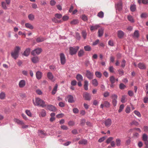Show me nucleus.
<instances>
[{
    "label": "nucleus",
    "mask_w": 148,
    "mask_h": 148,
    "mask_svg": "<svg viewBox=\"0 0 148 148\" xmlns=\"http://www.w3.org/2000/svg\"><path fill=\"white\" fill-rule=\"evenodd\" d=\"M20 50L21 48L19 47H16L14 50L11 53V55L12 58L16 60L18 57L19 53Z\"/></svg>",
    "instance_id": "1"
},
{
    "label": "nucleus",
    "mask_w": 148,
    "mask_h": 148,
    "mask_svg": "<svg viewBox=\"0 0 148 148\" xmlns=\"http://www.w3.org/2000/svg\"><path fill=\"white\" fill-rule=\"evenodd\" d=\"M35 101L36 103L34 102V100H33V103L35 106H39L43 108L45 107L46 106L45 102L39 98H36Z\"/></svg>",
    "instance_id": "2"
},
{
    "label": "nucleus",
    "mask_w": 148,
    "mask_h": 148,
    "mask_svg": "<svg viewBox=\"0 0 148 148\" xmlns=\"http://www.w3.org/2000/svg\"><path fill=\"white\" fill-rule=\"evenodd\" d=\"M79 48V47L77 46L75 47V48L72 47H70L69 49L70 54L71 55L76 54Z\"/></svg>",
    "instance_id": "3"
},
{
    "label": "nucleus",
    "mask_w": 148,
    "mask_h": 148,
    "mask_svg": "<svg viewBox=\"0 0 148 148\" xmlns=\"http://www.w3.org/2000/svg\"><path fill=\"white\" fill-rule=\"evenodd\" d=\"M42 51V49L41 48H38L33 51L31 52V54L33 56H35L36 54L39 55Z\"/></svg>",
    "instance_id": "4"
},
{
    "label": "nucleus",
    "mask_w": 148,
    "mask_h": 148,
    "mask_svg": "<svg viewBox=\"0 0 148 148\" xmlns=\"http://www.w3.org/2000/svg\"><path fill=\"white\" fill-rule=\"evenodd\" d=\"M110 106V103L107 101H103V103H101L100 105V108H103L104 107L106 108H109Z\"/></svg>",
    "instance_id": "5"
},
{
    "label": "nucleus",
    "mask_w": 148,
    "mask_h": 148,
    "mask_svg": "<svg viewBox=\"0 0 148 148\" xmlns=\"http://www.w3.org/2000/svg\"><path fill=\"white\" fill-rule=\"evenodd\" d=\"M60 62L61 64H64L66 62V60L65 56L63 53H60Z\"/></svg>",
    "instance_id": "6"
},
{
    "label": "nucleus",
    "mask_w": 148,
    "mask_h": 148,
    "mask_svg": "<svg viewBox=\"0 0 148 148\" xmlns=\"http://www.w3.org/2000/svg\"><path fill=\"white\" fill-rule=\"evenodd\" d=\"M104 124L106 127H110L112 124V120L110 119H108L104 122Z\"/></svg>",
    "instance_id": "7"
},
{
    "label": "nucleus",
    "mask_w": 148,
    "mask_h": 148,
    "mask_svg": "<svg viewBox=\"0 0 148 148\" xmlns=\"http://www.w3.org/2000/svg\"><path fill=\"white\" fill-rule=\"evenodd\" d=\"M93 73L89 70H87L86 72V76L89 79H92L93 77Z\"/></svg>",
    "instance_id": "8"
},
{
    "label": "nucleus",
    "mask_w": 148,
    "mask_h": 148,
    "mask_svg": "<svg viewBox=\"0 0 148 148\" xmlns=\"http://www.w3.org/2000/svg\"><path fill=\"white\" fill-rule=\"evenodd\" d=\"M47 109L51 111L54 112L56 110V108L54 106L51 105H46L45 106Z\"/></svg>",
    "instance_id": "9"
},
{
    "label": "nucleus",
    "mask_w": 148,
    "mask_h": 148,
    "mask_svg": "<svg viewBox=\"0 0 148 148\" xmlns=\"http://www.w3.org/2000/svg\"><path fill=\"white\" fill-rule=\"evenodd\" d=\"M115 7L116 9H122L123 8L122 3L120 0L115 4Z\"/></svg>",
    "instance_id": "10"
},
{
    "label": "nucleus",
    "mask_w": 148,
    "mask_h": 148,
    "mask_svg": "<svg viewBox=\"0 0 148 148\" xmlns=\"http://www.w3.org/2000/svg\"><path fill=\"white\" fill-rule=\"evenodd\" d=\"M83 97L85 100L89 101L91 99V96L90 94L87 92H84L83 95Z\"/></svg>",
    "instance_id": "11"
},
{
    "label": "nucleus",
    "mask_w": 148,
    "mask_h": 148,
    "mask_svg": "<svg viewBox=\"0 0 148 148\" xmlns=\"http://www.w3.org/2000/svg\"><path fill=\"white\" fill-rule=\"evenodd\" d=\"M26 85V82L24 79L21 80L19 82L18 86L20 88H23Z\"/></svg>",
    "instance_id": "12"
},
{
    "label": "nucleus",
    "mask_w": 148,
    "mask_h": 148,
    "mask_svg": "<svg viewBox=\"0 0 148 148\" xmlns=\"http://www.w3.org/2000/svg\"><path fill=\"white\" fill-rule=\"evenodd\" d=\"M117 36L119 38H122L124 35V32L121 30H119L117 31Z\"/></svg>",
    "instance_id": "13"
},
{
    "label": "nucleus",
    "mask_w": 148,
    "mask_h": 148,
    "mask_svg": "<svg viewBox=\"0 0 148 148\" xmlns=\"http://www.w3.org/2000/svg\"><path fill=\"white\" fill-rule=\"evenodd\" d=\"M138 67L141 69H145L146 67L145 64L143 63H139L138 64Z\"/></svg>",
    "instance_id": "14"
},
{
    "label": "nucleus",
    "mask_w": 148,
    "mask_h": 148,
    "mask_svg": "<svg viewBox=\"0 0 148 148\" xmlns=\"http://www.w3.org/2000/svg\"><path fill=\"white\" fill-rule=\"evenodd\" d=\"M42 73L40 71H38L36 73V76L37 78L38 79H40L42 77Z\"/></svg>",
    "instance_id": "15"
},
{
    "label": "nucleus",
    "mask_w": 148,
    "mask_h": 148,
    "mask_svg": "<svg viewBox=\"0 0 148 148\" xmlns=\"http://www.w3.org/2000/svg\"><path fill=\"white\" fill-rule=\"evenodd\" d=\"M67 98L68 99V101L69 102L72 103L74 102L73 97V96L69 95L67 96Z\"/></svg>",
    "instance_id": "16"
},
{
    "label": "nucleus",
    "mask_w": 148,
    "mask_h": 148,
    "mask_svg": "<svg viewBox=\"0 0 148 148\" xmlns=\"http://www.w3.org/2000/svg\"><path fill=\"white\" fill-rule=\"evenodd\" d=\"M31 60L33 63H35L38 62L39 59L38 57L35 56L32 57L31 58Z\"/></svg>",
    "instance_id": "17"
},
{
    "label": "nucleus",
    "mask_w": 148,
    "mask_h": 148,
    "mask_svg": "<svg viewBox=\"0 0 148 148\" xmlns=\"http://www.w3.org/2000/svg\"><path fill=\"white\" fill-rule=\"evenodd\" d=\"M47 77L49 79L51 80H52L54 77L52 73L50 72H48L47 73Z\"/></svg>",
    "instance_id": "18"
},
{
    "label": "nucleus",
    "mask_w": 148,
    "mask_h": 148,
    "mask_svg": "<svg viewBox=\"0 0 148 148\" xmlns=\"http://www.w3.org/2000/svg\"><path fill=\"white\" fill-rule=\"evenodd\" d=\"M100 26L99 25H97L94 26H90V29L91 31L96 30L98 28L100 27Z\"/></svg>",
    "instance_id": "19"
},
{
    "label": "nucleus",
    "mask_w": 148,
    "mask_h": 148,
    "mask_svg": "<svg viewBox=\"0 0 148 148\" xmlns=\"http://www.w3.org/2000/svg\"><path fill=\"white\" fill-rule=\"evenodd\" d=\"M87 140L86 139H82L79 140L78 142V143L79 144L86 145L87 144Z\"/></svg>",
    "instance_id": "20"
},
{
    "label": "nucleus",
    "mask_w": 148,
    "mask_h": 148,
    "mask_svg": "<svg viewBox=\"0 0 148 148\" xmlns=\"http://www.w3.org/2000/svg\"><path fill=\"white\" fill-rule=\"evenodd\" d=\"M14 121L18 124L21 125L24 124V122L21 120H19L18 119H14Z\"/></svg>",
    "instance_id": "21"
},
{
    "label": "nucleus",
    "mask_w": 148,
    "mask_h": 148,
    "mask_svg": "<svg viewBox=\"0 0 148 148\" xmlns=\"http://www.w3.org/2000/svg\"><path fill=\"white\" fill-rule=\"evenodd\" d=\"M25 26L27 28H29L30 29H32L34 27L32 25L29 23H27L25 24Z\"/></svg>",
    "instance_id": "22"
},
{
    "label": "nucleus",
    "mask_w": 148,
    "mask_h": 148,
    "mask_svg": "<svg viewBox=\"0 0 148 148\" xmlns=\"http://www.w3.org/2000/svg\"><path fill=\"white\" fill-rule=\"evenodd\" d=\"M30 51V49L29 48L27 49L24 51L23 55L26 56H28L29 54Z\"/></svg>",
    "instance_id": "23"
},
{
    "label": "nucleus",
    "mask_w": 148,
    "mask_h": 148,
    "mask_svg": "<svg viewBox=\"0 0 148 148\" xmlns=\"http://www.w3.org/2000/svg\"><path fill=\"white\" fill-rule=\"evenodd\" d=\"M92 84L95 86H97L98 84V81L95 79H93L92 80Z\"/></svg>",
    "instance_id": "24"
},
{
    "label": "nucleus",
    "mask_w": 148,
    "mask_h": 148,
    "mask_svg": "<svg viewBox=\"0 0 148 148\" xmlns=\"http://www.w3.org/2000/svg\"><path fill=\"white\" fill-rule=\"evenodd\" d=\"M76 78L78 81H82L83 80V77L80 74H77L76 76Z\"/></svg>",
    "instance_id": "25"
},
{
    "label": "nucleus",
    "mask_w": 148,
    "mask_h": 148,
    "mask_svg": "<svg viewBox=\"0 0 148 148\" xmlns=\"http://www.w3.org/2000/svg\"><path fill=\"white\" fill-rule=\"evenodd\" d=\"M128 20L131 23H134V19L132 16L130 15H128L127 17Z\"/></svg>",
    "instance_id": "26"
},
{
    "label": "nucleus",
    "mask_w": 148,
    "mask_h": 148,
    "mask_svg": "<svg viewBox=\"0 0 148 148\" xmlns=\"http://www.w3.org/2000/svg\"><path fill=\"white\" fill-rule=\"evenodd\" d=\"M116 145L117 146H120L121 145V140L119 138L116 140Z\"/></svg>",
    "instance_id": "27"
},
{
    "label": "nucleus",
    "mask_w": 148,
    "mask_h": 148,
    "mask_svg": "<svg viewBox=\"0 0 148 148\" xmlns=\"http://www.w3.org/2000/svg\"><path fill=\"white\" fill-rule=\"evenodd\" d=\"M103 30L102 28H101L99 30L98 33L99 37H101L103 35Z\"/></svg>",
    "instance_id": "28"
},
{
    "label": "nucleus",
    "mask_w": 148,
    "mask_h": 148,
    "mask_svg": "<svg viewBox=\"0 0 148 148\" xmlns=\"http://www.w3.org/2000/svg\"><path fill=\"white\" fill-rule=\"evenodd\" d=\"M57 88L58 85L57 84H56L52 91L51 93L52 95H54L56 94V91H57Z\"/></svg>",
    "instance_id": "29"
},
{
    "label": "nucleus",
    "mask_w": 148,
    "mask_h": 148,
    "mask_svg": "<svg viewBox=\"0 0 148 148\" xmlns=\"http://www.w3.org/2000/svg\"><path fill=\"white\" fill-rule=\"evenodd\" d=\"M96 76L98 78H101L102 77V73L100 72L97 71L95 73Z\"/></svg>",
    "instance_id": "30"
},
{
    "label": "nucleus",
    "mask_w": 148,
    "mask_h": 148,
    "mask_svg": "<svg viewBox=\"0 0 148 148\" xmlns=\"http://www.w3.org/2000/svg\"><path fill=\"white\" fill-rule=\"evenodd\" d=\"M45 40V38L42 37H40L36 39V41L38 42H42Z\"/></svg>",
    "instance_id": "31"
},
{
    "label": "nucleus",
    "mask_w": 148,
    "mask_h": 148,
    "mask_svg": "<svg viewBox=\"0 0 148 148\" xmlns=\"http://www.w3.org/2000/svg\"><path fill=\"white\" fill-rule=\"evenodd\" d=\"M84 52L83 49H81L79 51L78 53V56L79 57H81L84 55Z\"/></svg>",
    "instance_id": "32"
},
{
    "label": "nucleus",
    "mask_w": 148,
    "mask_h": 148,
    "mask_svg": "<svg viewBox=\"0 0 148 148\" xmlns=\"http://www.w3.org/2000/svg\"><path fill=\"white\" fill-rule=\"evenodd\" d=\"M88 82L86 80H85L84 81V88L85 90H88Z\"/></svg>",
    "instance_id": "33"
},
{
    "label": "nucleus",
    "mask_w": 148,
    "mask_h": 148,
    "mask_svg": "<svg viewBox=\"0 0 148 148\" xmlns=\"http://www.w3.org/2000/svg\"><path fill=\"white\" fill-rule=\"evenodd\" d=\"M126 63V62L125 60H123L121 62V66L123 68H124L125 66Z\"/></svg>",
    "instance_id": "34"
},
{
    "label": "nucleus",
    "mask_w": 148,
    "mask_h": 148,
    "mask_svg": "<svg viewBox=\"0 0 148 148\" xmlns=\"http://www.w3.org/2000/svg\"><path fill=\"white\" fill-rule=\"evenodd\" d=\"M110 80L111 84H113L115 82V79L113 76H112L110 77Z\"/></svg>",
    "instance_id": "35"
},
{
    "label": "nucleus",
    "mask_w": 148,
    "mask_h": 148,
    "mask_svg": "<svg viewBox=\"0 0 148 148\" xmlns=\"http://www.w3.org/2000/svg\"><path fill=\"white\" fill-rule=\"evenodd\" d=\"M41 116L42 117H45L46 115V112L44 109H42L40 114Z\"/></svg>",
    "instance_id": "36"
},
{
    "label": "nucleus",
    "mask_w": 148,
    "mask_h": 148,
    "mask_svg": "<svg viewBox=\"0 0 148 148\" xmlns=\"http://www.w3.org/2000/svg\"><path fill=\"white\" fill-rule=\"evenodd\" d=\"M139 32L138 30H136L134 33V36L136 38H138L139 37Z\"/></svg>",
    "instance_id": "37"
},
{
    "label": "nucleus",
    "mask_w": 148,
    "mask_h": 148,
    "mask_svg": "<svg viewBox=\"0 0 148 148\" xmlns=\"http://www.w3.org/2000/svg\"><path fill=\"white\" fill-rule=\"evenodd\" d=\"M112 100H117V96L115 94H112L111 95V97Z\"/></svg>",
    "instance_id": "38"
},
{
    "label": "nucleus",
    "mask_w": 148,
    "mask_h": 148,
    "mask_svg": "<svg viewBox=\"0 0 148 148\" xmlns=\"http://www.w3.org/2000/svg\"><path fill=\"white\" fill-rule=\"evenodd\" d=\"M5 96V93L2 92L0 94V99H4Z\"/></svg>",
    "instance_id": "39"
},
{
    "label": "nucleus",
    "mask_w": 148,
    "mask_h": 148,
    "mask_svg": "<svg viewBox=\"0 0 148 148\" xmlns=\"http://www.w3.org/2000/svg\"><path fill=\"white\" fill-rule=\"evenodd\" d=\"M79 23V21L77 20H73L71 22V24L72 25H75Z\"/></svg>",
    "instance_id": "40"
},
{
    "label": "nucleus",
    "mask_w": 148,
    "mask_h": 148,
    "mask_svg": "<svg viewBox=\"0 0 148 148\" xmlns=\"http://www.w3.org/2000/svg\"><path fill=\"white\" fill-rule=\"evenodd\" d=\"M142 139L143 141L148 140V136L146 134H144L143 135Z\"/></svg>",
    "instance_id": "41"
},
{
    "label": "nucleus",
    "mask_w": 148,
    "mask_h": 148,
    "mask_svg": "<svg viewBox=\"0 0 148 148\" xmlns=\"http://www.w3.org/2000/svg\"><path fill=\"white\" fill-rule=\"evenodd\" d=\"M84 49L86 51H90L91 49L89 45H87L84 46Z\"/></svg>",
    "instance_id": "42"
},
{
    "label": "nucleus",
    "mask_w": 148,
    "mask_h": 148,
    "mask_svg": "<svg viewBox=\"0 0 148 148\" xmlns=\"http://www.w3.org/2000/svg\"><path fill=\"white\" fill-rule=\"evenodd\" d=\"M104 14L103 12L101 11L99 12L97 14V16L101 18H102L103 17Z\"/></svg>",
    "instance_id": "43"
},
{
    "label": "nucleus",
    "mask_w": 148,
    "mask_h": 148,
    "mask_svg": "<svg viewBox=\"0 0 148 148\" xmlns=\"http://www.w3.org/2000/svg\"><path fill=\"white\" fill-rule=\"evenodd\" d=\"M126 96L125 95H123L121 98V101L122 103H124L126 101L125 99L126 98Z\"/></svg>",
    "instance_id": "44"
},
{
    "label": "nucleus",
    "mask_w": 148,
    "mask_h": 148,
    "mask_svg": "<svg viewBox=\"0 0 148 148\" xmlns=\"http://www.w3.org/2000/svg\"><path fill=\"white\" fill-rule=\"evenodd\" d=\"M28 17L29 19V20L31 21L33 20L34 19V16L32 14H30L28 16Z\"/></svg>",
    "instance_id": "45"
},
{
    "label": "nucleus",
    "mask_w": 148,
    "mask_h": 148,
    "mask_svg": "<svg viewBox=\"0 0 148 148\" xmlns=\"http://www.w3.org/2000/svg\"><path fill=\"white\" fill-rule=\"evenodd\" d=\"M113 139V137H110L107 140L106 142L107 144H108L110 143Z\"/></svg>",
    "instance_id": "46"
},
{
    "label": "nucleus",
    "mask_w": 148,
    "mask_h": 148,
    "mask_svg": "<svg viewBox=\"0 0 148 148\" xmlns=\"http://www.w3.org/2000/svg\"><path fill=\"white\" fill-rule=\"evenodd\" d=\"M124 104H121V105L119 107V109L118 110V112H121L123 109L124 108Z\"/></svg>",
    "instance_id": "47"
},
{
    "label": "nucleus",
    "mask_w": 148,
    "mask_h": 148,
    "mask_svg": "<svg viewBox=\"0 0 148 148\" xmlns=\"http://www.w3.org/2000/svg\"><path fill=\"white\" fill-rule=\"evenodd\" d=\"M119 88L121 89H124L125 87V86L122 83H121L119 85Z\"/></svg>",
    "instance_id": "48"
},
{
    "label": "nucleus",
    "mask_w": 148,
    "mask_h": 148,
    "mask_svg": "<svg viewBox=\"0 0 148 148\" xmlns=\"http://www.w3.org/2000/svg\"><path fill=\"white\" fill-rule=\"evenodd\" d=\"M131 124L132 125H135L136 126H138L139 125V123L136 121H133L131 123Z\"/></svg>",
    "instance_id": "49"
},
{
    "label": "nucleus",
    "mask_w": 148,
    "mask_h": 148,
    "mask_svg": "<svg viewBox=\"0 0 148 148\" xmlns=\"http://www.w3.org/2000/svg\"><path fill=\"white\" fill-rule=\"evenodd\" d=\"M131 111L130 108L129 106H127L126 108L125 111L127 113H129Z\"/></svg>",
    "instance_id": "50"
},
{
    "label": "nucleus",
    "mask_w": 148,
    "mask_h": 148,
    "mask_svg": "<svg viewBox=\"0 0 148 148\" xmlns=\"http://www.w3.org/2000/svg\"><path fill=\"white\" fill-rule=\"evenodd\" d=\"M134 114L136 115L137 116H138V117H141V115L140 112H139L136 111V110H135L134 111Z\"/></svg>",
    "instance_id": "51"
},
{
    "label": "nucleus",
    "mask_w": 148,
    "mask_h": 148,
    "mask_svg": "<svg viewBox=\"0 0 148 148\" xmlns=\"http://www.w3.org/2000/svg\"><path fill=\"white\" fill-rule=\"evenodd\" d=\"M82 35L84 39H86L87 35V34L86 32L85 31H82Z\"/></svg>",
    "instance_id": "52"
},
{
    "label": "nucleus",
    "mask_w": 148,
    "mask_h": 148,
    "mask_svg": "<svg viewBox=\"0 0 148 148\" xmlns=\"http://www.w3.org/2000/svg\"><path fill=\"white\" fill-rule=\"evenodd\" d=\"M27 115L29 116H32V114L29 110H27L25 111Z\"/></svg>",
    "instance_id": "53"
},
{
    "label": "nucleus",
    "mask_w": 148,
    "mask_h": 148,
    "mask_svg": "<svg viewBox=\"0 0 148 148\" xmlns=\"http://www.w3.org/2000/svg\"><path fill=\"white\" fill-rule=\"evenodd\" d=\"M112 102L113 106L114 107H115L116 106L117 103V100L115 99L114 100H112Z\"/></svg>",
    "instance_id": "54"
},
{
    "label": "nucleus",
    "mask_w": 148,
    "mask_h": 148,
    "mask_svg": "<svg viewBox=\"0 0 148 148\" xmlns=\"http://www.w3.org/2000/svg\"><path fill=\"white\" fill-rule=\"evenodd\" d=\"M148 15L147 14L145 13H142L141 15V18H145Z\"/></svg>",
    "instance_id": "55"
},
{
    "label": "nucleus",
    "mask_w": 148,
    "mask_h": 148,
    "mask_svg": "<svg viewBox=\"0 0 148 148\" xmlns=\"http://www.w3.org/2000/svg\"><path fill=\"white\" fill-rule=\"evenodd\" d=\"M38 133L39 135H43L45 136L46 135V133L44 132L41 130H39L38 131Z\"/></svg>",
    "instance_id": "56"
},
{
    "label": "nucleus",
    "mask_w": 148,
    "mask_h": 148,
    "mask_svg": "<svg viewBox=\"0 0 148 148\" xmlns=\"http://www.w3.org/2000/svg\"><path fill=\"white\" fill-rule=\"evenodd\" d=\"M56 3L54 0H51L50 2V4L52 6L55 5Z\"/></svg>",
    "instance_id": "57"
},
{
    "label": "nucleus",
    "mask_w": 148,
    "mask_h": 148,
    "mask_svg": "<svg viewBox=\"0 0 148 148\" xmlns=\"http://www.w3.org/2000/svg\"><path fill=\"white\" fill-rule=\"evenodd\" d=\"M55 16L56 18L59 19L61 18L62 17V15L60 14H56Z\"/></svg>",
    "instance_id": "58"
},
{
    "label": "nucleus",
    "mask_w": 148,
    "mask_h": 148,
    "mask_svg": "<svg viewBox=\"0 0 148 148\" xmlns=\"http://www.w3.org/2000/svg\"><path fill=\"white\" fill-rule=\"evenodd\" d=\"M109 95V93L107 91H106L104 93L103 95L104 97H106L108 96Z\"/></svg>",
    "instance_id": "59"
},
{
    "label": "nucleus",
    "mask_w": 148,
    "mask_h": 148,
    "mask_svg": "<svg viewBox=\"0 0 148 148\" xmlns=\"http://www.w3.org/2000/svg\"><path fill=\"white\" fill-rule=\"evenodd\" d=\"M69 18V17L66 16H64L62 18V20L63 21H65L68 20Z\"/></svg>",
    "instance_id": "60"
},
{
    "label": "nucleus",
    "mask_w": 148,
    "mask_h": 148,
    "mask_svg": "<svg viewBox=\"0 0 148 148\" xmlns=\"http://www.w3.org/2000/svg\"><path fill=\"white\" fill-rule=\"evenodd\" d=\"M73 112L75 113H77L79 112V110L76 108H74L73 109Z\"/></svg>",
    "instance_id": "61"
},
{
    "label": "nucleus",
    "mask_w": 148,
    "mask_h": 148,
    "mask_svg": "<svg viewBox=\"0 0 148 148\" xmlns=\"http://www.w3.org/2000/svg\"><path fill=\"white\" fill-rule=\"evenodd\" d=\"M61 128L63 130H67L68 129V128L66 125H62L61 126Z\"/></svg>",
    "instance_id": "62"
},
{
    "label": "nucleus",
    "mask_w": 148,
    "mask_h": 148,
    "mask_svg": "<svg viewBox=\"0 0 148 148\" xmlns=\"http://www.w3.org/2000/svg\"><path fill=\"white\" fill-rule=\"evenodd\" d=\"M82 18V19L84 21H86L88 20L87 17L85 15H83Z\"/></svg>",
    "instance_id": "63"
},
{
    "label": "nucleus",
    "mask_w": 148,
    "mask_h": 148,
    "mask_svg": "<svg viewBox=\"0 0 148 148\" xmlns=\"http://www.w3.org/2000/svg\"><path fill=\"white\" fill-rule=\"evenodd\" d=\"M143 101L144 103H147L148 102V97L147 96L144 97Z\"/></svg>",
    "instance_id": "64"
}]
</instances>
